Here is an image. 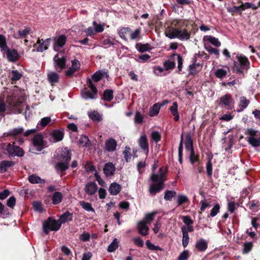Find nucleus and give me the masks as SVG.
<instances>
[{
    "label": "nucleus",
    "mask_w": 260,
    "mask_h": 260,
    "mask_svg": "<svg viewBox=\"0 0 260 260\" xmlns=\"http://www.w3.org/2000/svg\"><path fill=\"white\" fill-rule=\"evenodd\" d=\"M22 103L12 100L6 106L4 101L0 99V119L4 117L5 112L7 111V114H19L22 112Z\"/></svg>",
    "instance_id": "1"
},
{
    "label": "nucleus",
    "mask_w": 260,
    "mask_h": 260,
    "mask_svg": "<svg viewBox=\"0 0 260 260\" xmlns=\"http://www.w3.org/2000/svg\"><path fill=\"white\" fill-rule=\"evenodd\" d=\"M162 171V168H160L159 170V174H153L151 176V180L154 182L150 185L149 191L152 196L155 195L157 192H159L164 188L165 173Z\"/></svg>",
    "instance_id": "2"
},
{
    "label": "nucleus",
    "mask_w": 260,
    "mask_h": 260,
    "mask_svg": "<svg viewBox=\"0 0 260 260\" xmlns=\"http://www.w3.org/2000/svg\"><path fill=\"white\" fill-rule=\"evenodd\" d=\"M170 39L177 38L181 41H186L189 39L190 33L186 29L173 28L171 31L166 35Z\"/></svg>",
    "instance_id": "3"
},
{
    "label": "nucleus",
    "mask_w": 260,
    "mask_h": 260,
    "mask_svg": "<svg viewBox=\"0 0 260 260\" xmlns=\"http://www.w3.org/2000/svg\"><path fill=\"white\" fill-rule=\"evenodd\" d=\"M245 134L248 143L253 147L260 146V132L253 128H247Z\"/></svg>",
    "instance_id": "4"
},
{
    "label": "nucleus",
    "mask_w": 260,
    "mask_h": 260,
    "mask_svg": "<svg viewBox=\"0 0 260 260\" xmlns=\"http://www.w3.org/2000/svg\"><path fill=\"white\" fill-rule=\"evenodd\" d=\"M46 147V143L43 140L42 134H39L35 135L32 140V145L29 148V151L31 153L38 154Z\"/></svg>",
    "instance_id": "5"
},
{
    "label": "nucleus",
    "mask_w": 260,
    "mask_h": 260,
    "mask_svg": "<svg viewBox=\"0 0 260 260\" xmlns=\"http://www.w3.org/2000/svg\"><path fill=\"white\" fill-rule=\"evenodd\" d=\"M238 61L234 62V67L236 72L242 74L244 71H247L249 67V61L248 58L243 55H237Z\"/></svg>",
    "instance_id": "6"
},
{
    "label": "nucleus",
    "mask_w": 260,
    "mask_h": 260,
    "mask_svg": "<svg viewBox=\"0 0 260 260\" xmlns=\"http://www.w3.org/2000/svg\"><path fill=\"white\" fill-rule=\"evenodd\" d=\"M24 134V128L22 127L18 126L10 129L7 132L4 133V137H12L16 140H17L19 144H22L23 142L22 138Z\"/></svg>",
    "instance_id": "7"
},
{
    "label": "nucleus",
    "mask_w": 260,
    "mask_h": 260,
    "mask_svg": "<svg viewBox=\"0 0 260 260\" xmlns=\"http://www.w3.org/2000/svg\"><path fill=\"white\" fill-rule=\"evenodd\" d=\"M61 226V223L59 220H56L51 217L44 222L43 227L44 232L48 234L50 231H57Z\"/></svg>",
    "instance_id": "8"
},
{
    "label": "nucleus",
    "mask_w": 260,
    "mask_h": 260,
    "mask_svg": "<svg viewBox=\"0 0 260 260\" xmlns=\"http://www.w3.org/2000/svg\"><path fill=\"white\" fill-rule=\"evenodd\" d=\"M64 54V51H61L53 58L54 66L58 72H60L66 67L67 58Z\"/></svg>",
    "instance_id": "9"
},
{
    "label": "nucleus",
    "mask_w": 260,
    "mask_h": 260,
    "mask_svg": "<svg viewBox=\"0 0 260 260\" xmlns=\"http://www.w3.org/2000/svg\"><path fill=\"white\" fill-rule=\"evenodd\" d=\"M87 84L90 90H88L86 88L84 89L81 93L82 98L85 100L95 99L98 91L95 86L93 85L90 79H88Z\"/></svg>",
    "instance_id": "10"
},
{
    "label": "nucleus",
    "mask_w": 260,
    "mask_h": 260,
    "mask_svg": "<svg viewBox=\"0 0 260 260\" xmlns=\"http://www.w3.org/2000/svg\"><path fill=\"white\" fill-rule=\"evenodd\" d=\"M15 143L13 144H9L5 150L10 156L22 157L24 155V152L22 148L18 146H16Z\"/></svg>",
    "instance_id": "11"
},
{
    "label": "nucleus",
    "mask_w": 260,
    "mask_h": 260,
    "mask_svg": "<svg viewBox=\"0 0 260 260\" xmlns=\"http://www.w3.org/2000/svg\"><path fill=\"white\" fill-rule=\"evenodd\" d=\"M219 105L228 109H232L234 107V100L230 94H226L220 98Z\"/></svg>",
    "instance_id": "12"
},
{
    "label": "nucleus",
    "mask_w": 260,
    "mask_h": 260,
    "mask_svg": "<svg viewBox=\"0 0 260 260\" xmlns=\"http://www.w3.org/2000/svg\"><path fill=\"white\" fill-rule=\"evenodd\" d=\"M53 39L54 41L53 49L55 51H58L65 45L67 42V37L64 35L54 37Z\"/></svg>",
    "instance_id": "13"
},
{
    "label": "nucleus",
    "mask_w": 260,
    "mask_h": 260,
    "mask_svg": "<svg viewBox=\"0 0 260 260\" xmlns=\"http://www.w3.org/2000/svg\"><path fill=\"white\" fill-rule=\"evenodd\" d=\"M57 159L61 161H70L71 153L68 148H62L57 155Z\"/></svg>",
    "instance_id": "14"
},
{
    "label": "nucleus",
    "mask_w": 260,
    "mask_h": 260,
    "mask_svg": "<svg viewBox=\"0 0 260 260\" xmlns=\"http://www.w3.org/2000/svg\"><path fill=\"white\" fill-rule=\"evenodd\" d=\"M51 40V38L46 39L44 41H43V39L39 38L37 41V44L39 45L38 47L36 48L37 51L43 52L47 50L48 48V46L50 45Z\"/></svg>",
    "instance_id": "15"
},
{
    "label": "nucleus",
    "mask_w": 260,
    "mask_h": 260,
    "mask_svg": "<svg viewBox=\"0 0 260 260\" xmlns=\"http://www.w3.org/2000/svg\"><path fill=\"white\" fill-rule=\"evenodd\" d=\"M98 190V186L94 182H90L86 184L84 190L86 194L92 196Z\"/></svg>",
    "instance_id": "16"
},
{
    "label": "nucleus",
    "mask_w": 260,
    "mask_h": 260,
    "mask_svg": "<svg viewBox=\"0 0 260 260\" xmlns=\"http://www.w3.org/2000/svg\"><path fill=\"white\" fill-rule=\"evenodd\" d=\"M63 137L62 132L58 130L54 131L50 135L49 140L52 143H56L61 141Z\"/></svg>",
    "instance_id": "17"
},
{
    "label": "nucleus",
    "mask_w": 260,
    "mask_h": 260,
    "mask_svg": "<svg viewBox=\"0 0 260 260\" xmlns=\"http://www.w3.org/2000/svg\"><path fill=\"white\" fill-rule=\"evenodd\" d=\"M117 146L116 141L113 138H109L105 142V149L108 152L114 151Z\"/></svg>",
    "instance_id": "18"
},
{
    "label": "nucleus",
    "mask_w": 260,
    "mask_h": 260,
    "mask_svg": "<svg viewBox=\"0 0 260 260\" xmlns=\"http://www.w3.org/2000/svg\"><path fill=\"white\" fill-rule=\"evenodd\" d=\"M138 232L140 234L145 236L148 235L149 227L147 225L146 222L140 221L138 223Z\"/></svg>",
    "instance_id": "19"
},
{
    "label": "nucleus",
    "mask_w": 260,
    "mask_h": 260,
    "mask_svg": "<svg viewBox=\"0 0 260 260\" xmlns=\"http://www.w3.org/2000/svg\"><path fill=\"white\" fill-rule=\"evenodd\" d=\"M115 171V166L112 162L106 163L104 168V173L107 176H111Z\"/></svg>",
    "instance_id": "20"
},
{
    "label": "nucleus",
    "mask_w": 260,
    "mask_h": 260,
    "mask_svg": "<svg viewBox=\"0 0 260 260\" xmlns=\"http://www.w3.org/2000/svg\"><path fill=\"white\" fill-rule=\"evenodd\" d=\"M195 247L199 251L204 252L207 249L208 242L204 239L201 238L196 242Z\"/></svg>",
    "instance_id": "21"
},
{
    "label": "nucleus",
    "mask_w": 260,
    "mask_h": 260,
    "mask_svg": "<svg viewBox=\"0 0 260 260\" xmlns=\"http://www.w3.org/2000/svg\"><path fill=\"white\" fill-rule=\"evenodd\" d=\"M15 162L13 161L3 160L0 162V173H4L7 171L8 168L14 166Z\"/></svg>",
    "instance_id": "22"
},
{
    "label": "nucleus",
    "mask_w": 260,
    "mask_h": 260,
    "mask_svg": "<svg viewBox=\"0 0 260 260\" xmlns=\"http://www.w3.org/2000/svg\"><path fill=\"white\" fill-rule=\"evenodd\" d=\"M184 144L185 149L187 151H191L194 150L192 136L190 133H187L186 134Z\"/></svg>",
    "instance_id": "23"
},
{
    "label": "nucleus",
    "mask_w": 260,
    "mask_h": 260,
    "mask_svg": "<svg viewBox=\"0 0 260 260\" xmlns=\"http://www.w3.org/2000/svg\"><path fill=\"white\" fill-rule=\"evenodd\" d=\"M139 144L140 147L145 151L146 154H147L149 151V149L148 143L146 135H144L141 136L139 140Z\"/></svg>",
    "instance_id": "24"
},
{
    "label": "nucleus",
    "mask_w": 260,
    "mask_h": 260,
    "mask_svg": "<svg viewBox=\"0 0 260 260\" xmlns=\"http://www.w3.org/2000/svg\"><path fill=\"white\" fill-rule=\"evenodd\" d=\"M8 59L11 62H15L18 58L19 54L16 50H6Z\"/></svg>",
    "instance_id": "25"
},
{
    "label": "nucleus",
    "mask_w": 260,
    "mask_h": 260,
    "mask_svg": "<svg viewBox=\"0 0 260 260\" xmlns=\"http://www.w3.org/2000/svg\"><path fill=\"white\" fill-rule=\"evenodd\" d=\"M121 189V186L117 183H112L109 186V191L110 194L117 195Z\"/></svg>",
    "instance_id": "26"
},
{
    "label": "nucleus",
    "mask_w": 260,
    "mask_h": 260,
    "mask_svg": "<svg viewBox=\"0 0 260 260\" xmlns=\"http://www.w3.org/2000/svg\"><path fill=\"white\" fill-rule=\"evenodd\" d=\"M250 101L247 100L245 96H241L240 98V102L239 104V109L237 110V112H242L245 109L249 104Z\"/></svg>",
    "instance_id": "27"
},
{
    "label": "nucleus",
    "mask_w": 260,
    "mask_h": 260,
    "mask_svg": "<svg viewBox=\"0 0 260 260\" xmlns=\"http://www.w3.org/2000/svg\"><path fill=\"white\" fill-rule=\"evenodd\" d=\"M178 104L176 102L173 103V105L170 108L171 114L174 116V120L178 121L179 120V115L178 111Z\"/></svg>",
    "instance_id": "28"
},
{
    "label": "nucleus",
    "mask_w": 260,
    "mask_h": 260,
    "mask_svg": "<svg viewBox=\"0 0 260 260\" xmlns=\"http://www.w3.org/2000/svg\"><path fill=\"white\" fill-rule=\"evenodd\" d=\"M70 161H61L56 162L55 164V168L57 170H60L61 172L65 171L69 168V163Z\"/></svg>",
    "instance_id": "29"
},
{
    "label": "nucleus",
    "mask_w": 260,
    "mask_h": 260,
    "mask_svg": "<svg viewBox=\"0 0 260 260\" xmlns=\"http://www.w3.org/2000/svg\"><path fill=\"white\" fill-rule=\"evenodd\" d=\"M72 220L73 214L67 211L60 216L59 222L61 224Z\"/></svg>",
    "instance_id": "30"
},
{
    "label": "nucleus",
    "mask_w": 260,
    "mask_h": 260,
    "mask_svg": "<svg viewBox=\"0 0 260 260\" xmlns=\"http://www.w3.org/2000/svg\"><path fill=\"white\" fill-rule=\"evenodd\" d=\"M30 29L28 27H25L23 29H19L18 31V35L15 36L14 38L16 39L25 38L29 34Z\"/></svg>",
    "instance_id": "31"
},
{
    "label": "nucleus",
    "mask_w": 260,
    "mask_h": 260,
    "mask_svg": "<svg viewBox=\"0 0 260 260\" xmlns=\"http://www.w3.org/2000/svg\"><path fill=\"white\" fill-rule=\"evenodd\" d=\"M28 181L33 184L35 183H44L45 182L44 179H41L38 176L33 174L30 175L28 178Z\"/></svg>",
    "instance_id": "32"
},
{
    "label": "nucleus",
    "mask_w": 260,
    "mask_h": 260,
    "mask_svg": "<svg viewBox=\"0 0 260 260\" xmlns=\"http://www.w3.org/2000/svg\"><path fill=\"white\" fill-rule=\"evenodd\" d=\"M160 106L161 105L158 103H156L153 105V106L150 109L149 112V116L153 117L157 115L159 113Z\"/></svg>",
    "instance_id": "33"
},
{
    "label": "nucleus",
    "mask_w": 260,
    "mask_h": 260,
    "mask_svg": "<svg viewBox=\"0 0 260 260\" xmlns=\"http://www.w3.org/2000/svg\"><path fill=\"white\" fill-rule=\"evenodd\" d=\"M51 118L50 117H45L42 118L37 124V128L38 129H41L44 128L51 122Z\"/></svg>",
    "instance_id": "34"
},
{
    "label": "nucleus",
    "mask_w": 260,
    "mask_h": 260,
    "mask_svg": "<svg viewBox=\"0 0 260 260\" xmlns=\"http://www.w3.org/2000/svg\"><path fill=\"white\" fill-rule=\"evenodd\" d=\"M59 75L56 73L52 72L48 74V80L52 84L57 83Z\"/></svg>",
    "instance_id": "35"
},
{
    "label": "nucleus",
    "mask_w": 260,
    "mask_h": 260,
    "mask_svg": "<svg viewBox=\"0 0 260 260\" xmlns=\"http://www.w3.org/2000/svg\"><path fill=\"white\" fill-rule=\"evenodd\" d=\"M62 200V194L60 192H55L52 196V203L54 205L59 204Z\"/></svg>",
    "instance_id": "36"
},
{
    "label": "nucleus",
    "mask_w": 260,
    "mask_h": 260,
    "mask_svg": "<svg viewBox=\"0 0 260 260\" xmlns=\"http://www.w3.org/2000/svg\"><path fill=\"white\" fill-rule=\"evenodd\" d=\"M228 71L223 69H217L214 72V75L217 78L222 79L227 75Z\"/></svg>",
    "instance_id": "37"
},
{
    "label": "nucleus",
    "mask_w": 260,
    "mask_h": 260,
    "mask_svg": "<svg viewBox=\"0 0 260 260\" xmlns=\"http://www.w3.org/2000/svg\"><path fill=\"white\" fill-rule=\"evenodd\" d=\"M130 32H131V29L129 27H122L119 31L118 34L121 39L126 41V34L130 33Z\"/></svg>",
    "instance_id": "38"
},
{
    "label": "nucleus",
    "mask_w": 260,
    "mask_h": 260,
    "mask_svg": "<svg viewBox=\"0 0 260 260\" xmlns=\"http://www.w3.org/2000/svg\"><path fill=\"white\" fill-rule=\"evenodd\" d=\"M119 241L115 238L112 242L108 247L107 250L110 252H114L118 247Z\"/></svg>",
    "instance_id": "39"
},
{
    "label": "nucleus",
    "mask_w": 260,
    "mask_h": 260,
    "mask_svg": "<svg viewBox=\"0 0 260 260\" xmlns=\"http://www.w3.org/2000/svg\"><path fill=\"white\" fill-rule=\"evenodd\" d=\"M136 48L140 52H144L149 50L151 48L149 44H138L136 45Z\"/></svg>",
    "instance_id": "40"
},
{
    "label": "nucleus",
    "mask_w": 260,
    "mask_h": 260,
    "mask_svg": "<svg viewBox=\"0 0 260 260\" xmlns=\"http://www.w3.org/2000/svg\"><path fill=\"white\" fill-rule=\"evenodd\" d=\"M113 98V91L112 90L106 89L104 92L103 100L110 102Z\"/></svg>",
    "instance_id": "41"
},
{
    "label": "nucleus",
    "mask_w": 260,
    "mask_h": 260,
    "mask_svg": "<svg viewBox=\"0 0 260 260\" xmlns=\"http://www.w3.org/2000/svg\"><path fill=\"white\" fill-rule=\"evenodd\" d=\"M88 116L90 119L95 121H100L102 120L101 115L96 111H93L88 113Z\"/></svg>",
    "instance_id": "42"
},
{
    "label": "nucleus",
    "mask_w": 260,
    "mask_h": 260,
    "mask_svg": "<svg viewBox=\"0 0 260 260\" xmlns=\"http://www.w3.org/2000/svg\"><path fill=\"white\" fill-rule=\"evenodd\" d=\"M80 205L86 211L94 212V209L92 208L91 204L84 201H80Z\"/></svg>",
    "instance_id": "43"
},
{
    "label": "nucleus",
    "mask_w": 260,
    "mask_h": 260,
    "mask_svg": "<svg viewBox=\"0 0 260 260\" xmlns=\"http://www.w3.org/2000/svg\"><path fill=\"white\" fill-rule=\"evenodd\" d=\"M0 48L2 51H6L8 50V46L6 43V38L3 35L0 34Z\"/></svg>",
    "instance_id": "44"
},
{
    "label": "nucleus",
    "mask_w": 260,
    "mask_h": 260,
    "mask_svg": "<svg viewBox=\"0 0 260 260\" xmlns=\"http://www.w3.org/2000/svg\"><path fill=\"white\" fill-rule=\"evenodd\" d=\"M177 194L176 191L173 190L166 191L164 195V199L166 201H171L172 198Z\"/></svg>",
    "instance_id": "45"
},
{
    "label": "nucleus",
    "mask_w": 260,
    "mask_h": 260,
    "mask_svg": "<svg viewBox=\"0 0 260 260\" xmlns=\"http://www.w3.org/2000/svg\"><path fill=\"white\" fill-rule=\"evenodd\" d=\"M258 203V201L253 200L249 202V203L247 205V206L249 209L253 211H257L258 207L259 206Z\"/></svg>",
    "instance_id": "46"
},
{
    "label": "nucleus",
    "mask_w": 260,
    "mask_h": 260,
    "mask_svg": "<svg viewBox=\"0 0 260 260\" xmlns=\"http://www.w3.org/2000/svg\"><path fill=\"white\" fill-rule=\"evenodd\" d=\"M182 155H183V134L181 136V141L178 148V156L179 161L180 164L182 163Z\"/></svg>",
    "instance_id": "47"
},
{
    "label": "nucleus",
    "mask_w": 260,
    "mask_h": 260,
    "mask_svg": "<svg viewBox=\"0 0 260 260\" xmlns=\"http://www.w3.org/2000/svg\"><path fill=\"white\" fill-rule=\"evenodd\" d=\"M104 76V74L100 71L96 72L91 77V79L95 82L100 81Z\"/></svg>",
    "instance_id": "48"
},
{
    "label": "nucleus",
    "mask_w": 260,
    "mask_h": 260,
    "mask_svg": "<svg viewBox=\"0 0 260 260\" xmlns=\"http://www.w3.org/2000/svg\"><path fill=\"white\" fill-rule=\"evenodd\" d=\"M205 49L210 54H214L216 55L217 57L219 56V51L218 49L214 48L211 46L210 45L206 46Z\"/></svg>",
    "instance_id": "49"
},
{
    "label": "nucleus",
    "mask_w": 260,
    "mask_h": 260,
    "mask_svg": "<svg viewBox=\"0 0 260 260\" xmlns=\"http://www.w3.org/2000/svg\"><path fill=\"white\" fill-rule=\"evenodd\" d=\"M226 10L229 13L232 14V15H234L235 13H241V10L240 8V6H234L233 7H227Z\"/></svg>",
    "instance_id": "50"
},
{
    "label": "nucleus",
    "mask_w": 260,
    "mask_h": 260,
    "mask_svg": "<svg viewBox=\"0 0 260 260\" xmlns=\"http://www.w3.org/2000/svg\"><path fill=\"white\" fill-rule=\"evenodd\" d=\"M208 41H209L211 44L215 46V47H219L221 45V43L218 40V39L209 36L207 39Z\"/></svg>",
    "instance_id": "51"
},
{
    "label": "nucleus",
    "mask_w": 260,
    "mask_h": 260,
    "mask_svg": "<svg viewBox=\"0 0 260 260\" xmlns=\"http://www.w3.org/2000/svg\"><path fill=\"white\" fill-rule=\"evenodd\" d=\"M141 33V28H139L135 30L134 31L130 32V39L132 40H134L138 39L140 37Z\"/></svg>",
    "instance_id": "52"
},
{
    "label": "nucleus",
    "mask_w": 260,
    "mask_h": 260,
    "mask_svg": "<svg viewBox=\"0 0 260 260\" xmlns=\"http://www.w3.org/2000/svg\"><path fill=\"white\" fill-rule=\"evenodd\" d=\"M189 241V237L188 234L186 232H182V246L183 247H186L188 244Z\"/></svg>",
    "instance_id": "53"
},
{
    "label": "nucleus",
    "mask_w": 260,
    "mask_h": 260,
    "mask_svg": "<svg viewBox=\"0 0 260 260\" xmlns=\"http://www.w3.org/2000/svg\"><path fill=\"white\" fill-rule=\"evenodd\" d=\"M12 75L11 80L12 81H17L19 80L22 76L21 73L17 70H12Z\"/></svg>",
    "instance_id": "54"
},
{
    "label": "nucleus",
    "mask_w": 260,
    "mask_h": 260,
    "mask_svg": "<svg viewBox=\"0 0 260 260\" xmlns=\"http://www.w3.org/2000/svg\"><path fill=\"white\" fill-rule=\"evenodd\" d=\"M190 154L189 156V160L192 165H193L196 162L198 161L199 157L198 155H196L194 153V151H189Z\"/></svg>",
    "instance_id": "55"
},
{
    "label": "nucleus",
    "mask_w": 260,
    "mask_h": 260,
    "mask_svg": "<svg viewBox=\"0 0 260 260\" xmlns=\"http://www.w3.org/2000/svg\"><path fill=\"white\" fill-rule=\"evenodd\" d=\"M151 139L156 143L158 142L161 139V135L158 131H153L151 134Z\"/></svg>",
    "instance_id": "56"
},
{
    "label": "nucleus",
    "mask_w": 260,
    "mask_h": 260,
    "mask_svg": "<svg viewBox=\"0 0 260 260\" xmlns=\"http://www.w3.org/2000/svg\"><path fill=\"white\" fill-rule=\"evenodd\" d=\"M188 202V199L187 196L183 195V194H179L178 196L177 203L179 206H180L182 204L187 203Z\"/></svg>",
    "instance_id": "57"
},
{
    "label": "nucleus",
    "mask_w": 260,
    "mask_h": 260,
    "mask_svg": "<svg viewBox=\"0 0 260 260\" xmlns=\"http://www.w3.org/2000/svg\"><path fill=\"white\" fill-rule=\"evenodd\" d=\"M155 214V212H152L151 213L146 214L144 219L142 221L146 222V224L149 223L150 221L154 219Z\"/></svg>",
    "instance_id": "58"
},
{
    "label": "nucleus",
    "mask_w": 260,
    "mask_h": 260,
    "mask_svg": "<svg viewBox=\"0 0 260 260\" xmlns=\"http://www.w3.org/2000/svg\"><path fill=\"white\" fill-rule=\"evenodd\" d=\"M146 245L148 248L151 250H161V249L158 246H156L150 242L149 240H147Z\"/></svg>",
    "instance_id": "59"
},
{
    "label": "nucleus",
    "mask_w": 260,
    "mask_h": 260,
    "mask_svg": "<svg viewBox=\"0 0 260 260\" xmlns=\"http://www.w3.org/2000/svg\"><path fill=\"white\" fill-rule=\"evenodd\" d=\"M189 257V251L187 250L183 251L177 258V260H187Z\"/></svg>",
    "instance_id": "60"
},
{
    "label": "nucleus",
    "mask_w": 260,
    "mask_h": 260,
    "mask_svg": "<svg viewBox=\"0 0 260 260\" xmlns=\"http://www.w3.org/2000/svg\"><path fill=\"white\" fill-rule=\"evenodd\" d=\"M124 157L126 161L128 162L131 158V153L130 152V148L129 147H126L125 150L123 152Z\"/></svg>",
    "instance_id": "61"
},
{
    "label": "nucleus",
    "mask_w": 260,
    "mask_h": 260,
    "mask_svg": "<svg viewBox=\"0 0 260 260\" xmlns=\"http://www.w3.org/2000/svg\"><path fill=\"white\" fill-rule=\"evenodd\" d=\"M89 141L88 138L86 136H82L79 140V144L86 147L88 146Z\"/></svg>",
    "instance_id": "62"
},
{
    "label": "nucleus",
    "mask_w": 260,
    "mask_h": 260,
    "mask_svg": "<svg viewBox=\"0 0 260 260\" xmlns=\"http://www.w3.org/2000/svg\"><path fill=\"white\" fill-rule=\"evenodd\" d=\"M135 122L138 124H141L143 121V116L139 112H137L134 118Z\"/></svg>",
    "instance_id": "63"
},
{
    "label": "nucleus",
    "mask_w": 260,
    "mask_h": 260,
    "mask_svg": "<svg viewBox=\"0 0 260 260\" xmlns=\"http://www.w3.org/2000/svg\"><path fill=\"white\" fill-rule=\"evenodd\" d=\"M153 72L156 76H162L164 74V69L159 66L155 67L153 68Z\"/></svg>",
    "instance_id": "64"
}]
</instances>
